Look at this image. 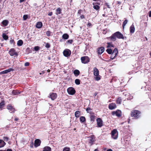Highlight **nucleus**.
I'll return each mask as SVG.
<instances>
[{
    "label": "nucleus",
    "instance_id": "nucleus-1",
    "mask_svg": "<svg viewBox=\"0 0 151 151\" xmlns=\"http://www.w3.org/2000/svg\"><path fill=\"white\" fill-rule=\"evenodd\" d=\"M112 40H115L116 38L119 39H124V37L123 36V35L119 32H117L114 34L112 36L109 37Z\"/></svg>",
    "mask_w": 151,
    "mask_h": 151
},
{
    "label": "nucleus",
    "instance_id": "nucleus-2",
    "mask_svg": "<svg viewBox=\"0 0 151 151\" xmlns=\"http://www.w3.org/2000/svg\"><path fill=\"white\" fill-rule=\"evenodd\" d=\"M118 136V133L116 129H114L111 131V137L112 139H117Z\"/></svg>",
    "mask_w": 151,
    "mask_h": 151
},
{
    "label": "nucleus",
    "instance_id": "nucleus-3",
    "mask_svg": "<svg viewBox=\"0 0 151 151\" xmlns=\"http://www.w3.org/2000/svg\"><path fill=\"white\" fill-rule=\"evenodd\" d=\"M81 60L82 63L84 64L87 63L89 62V59L87 56L81 57Z\"/></svg>",
    "mask_w": 151,
    "mask_h": 151
},
{
    "label": "nucleus",
    "instance_id": "nucleus-4",
    "mask_svg": "<svg viewBox=\"0 0 151 151\" xmlns=\"http://www.w3.org/2000/svg\"><path fill=\"white\" fill-rule=\"evenodd\" d=\"M140 112L137 110L132 111L131 113V116L135 118H138L140 114Z\"/></svg>",
    "mask_w": 151,
    "mask_h": 151
},
{
    "label": "nucleus",
    "instance_id": "nucleus-5",
    "mask_svg": "<svg viewBox=\"0 0 151 151\" xmlns=\"http://www.w3.org/2000/svg\"><path fill=\"white\" fill-rule=\"evenodd\" d=\"M68 93L70 95H73L75 93L76 91L72 87H70L67 89Z\"/></svg>",
    "mask_w": 151,
    "mask_h": 151
},
{
    "label": "nucleus",
    "instance_id": "nucleus-6",
    "mask_svg": "<svg viewBox=\"0 0 151 151\" xmlns=\"http://www.w3.org/2000/svg\"><path fill=\"white\" fill-rule=\"evenodd\" d=\"M63 54L64 56L66 57H68L70 55L71 51L69 49H66L63 51Z\"/></svg>",
    "mask_w": 151,
    "mask_h": 151
},
{
    "label": "nucleus",
    "instance_id": "nucleus-7",
    "mask_svg": "<svg viewBox=\"0 0 151 151\" xmlns=\"http://www.w3.org/2000/svg\"><path fill=\"white\" fill-rule=\"evenodd\" d=\"M93 8L96 11H98L100 9V7L99 5L100 4V3L98 2L93 3Z\"/></svg>",
    "mask_w": 151,
    "mask_h": 151
},
{
    "label": "nucleus",
    "instance_id": "nucleus-8",
    "mask_svg": "<svg viewBox=\"0 0 151 151\" xmlns=\"http://www.w3.org/2000/svg\"><path fill=\"white\" fill-rule=\"evenodd\" d=\"M121 112L120 110H117L116 111H114L112 112V114L113 116L116 115L119 117L121 115Z\"/></svg>",
    "mask_w": 151,
    "mask_h": 151
},
{
    "label": "nucleus",
    "instance_id": "nucleus-9",
    "mask_svg": "<svg viewBox=\"0 0 151 151\" xmlns=\"http://www.w3.org/2000/svg\"><path fill=\"white\" fill-rule=\"evenodd\" d=\"M41 143V140L39 139H37L35 140L34 142V145L35 147H37L39 146H40V145Z\"/></svg>",
    "mask_w": 151,
    "mask_h": 151
},
{
    "label": "nucleus",
    "instance_id": "nucleus-10",
    "mask_svg": "<svg viewBox=\"0 0 151 151\" xmlns=\"http://www.w3.org/2000/svg\"><path fill=\"white\" fill-rule=\"evenodd\" d=\"M9 53L11 56L17 55V52L15 51L14 48L11 49L9 51Z\"/></svg>",
    "mask_w": 151,
    "mask_h": 151
},
{
    "label": "nucleus",
    "instance_id": "nucleus-11",
    "mask_svg": "<svg viewBox=\"0 0 151 151\" xmlns=\"http://www.w3.org/2000/svg\"><path fill=\"white\" fill-rule=\"evenodd\" d=\"M7 109L11 113H13L14 112V109L10 105H9L7 106Z\"/></svg>",
    "mask_w": 151,
    "mask_h": 151
},
{
    "label": "nucleus",
    "instance_id": "nucleus-12",
    "mask_svg": "<svg viewBox=\"0 0 151 151\" xmlns=\"http://www.w3.org/2000/svg\"><path fill=\"white\" fill-rule=\"evenodd\" d=\"M118 53L117 50L116 48L114 49L112 53L113 55H114V56L113 57V55H111V60L114 59L116 57Z\"/></svg>",
    "mask_w": 151,
    "mask_h": 151
},
{
    "label": "nucleus",
    "instance_id": "nucleus-13",
    "mask_svg": "<svg viewBox=\"0 0 151 151\" xmlns=\"http://www.w3.org/2000/svg\"><path fill=\"white\" fill-rule=\"evenodd\" d=\"M13 70L14 69H13L10 68L7 70L0 72V74L1 75L2 74H6L8 73L11 72V71H13Z\"/></svg>",
    "mask_w": 151,
    "mask_h": 151
},
{
    "label": "nucleus",
    "instance_id": "nucleus-14",
    "mask_svg": "<svg viewBox=\"0 0 151 151\" xmlns=\"http://www.w3.org/2000/svg\"><path fill=\"white\" fill-rule=\"evenodd\" d=\"M97 124L98 127H101L102 126V121L100 118H98L97 120Z\"/></svg>",
    "mask_w": 151,
    "mask_h": 151
},
{
    "label": "nucleus",
    "instance_id": "nucleus-15",
    "mask_svg": "<svg viewBox=\"0 0 151 151\" xmlns=\"http://www.w3.org/2000/svg\"><path fill=\"white\" fill-rule=\"evenodd\" d=\"M109 109L113 110L116 107V105L115 103H112L109 104Z\"/></svg>",
    "mask_w": 151,
    "mask_h": 151
},
{
    "label": "nucleus",
    "instance_id": "nucleus-16",
    "mask_svg": "<svg viewBox=\"0 0 151 151\" xmlns=\"http://www.w3.org/2000/svg\"><path fill=\"white\" fill-rule=\"evenodd\" d=\"M93 74L95 76H97L99 75V71L98 69L95 67L93 69Z\"/></svg>",
    "mask_w": 151,
    "mask_h": 151
},
{
    "label": "nucleus",
    "instance_id": "nucleus-17",
    "mask_svg": "<svg viewBox=\"0 0 151 151\" xmlns=\"http://www.w3.org/2000/svg\"><path fill=\"white\" fill-rule=\"evenodd\" d=\"M50 96L52 100H54L57 97V95L56 93H52L50 95Z\"/></svg>",
    "mask_w": 151,
    "mask_h": 151
},
{
    "label": "nucleus",
    "instance_id": "nucleus-18",
    "mask_svg": "<svg viewBox=\"0 0 151 151\" xmlns=\"http://www.w3.org/2000/svg\"><path fill=\"white\" fill-rule=\"evenodd\" d=\"M104 51V48L101 47L99 48L98 50V53L99 54H101Z\"/></svg>",
    "mask_w": 151,
    "mask_h": 151
},
{
    "label": "nucleus",
    "instance_id": "nucleus-19",
    "mask_svg": "<svg viewBox=\"0 0 151 151\" xmlns=\"http://www.w3.org/2000/svg\"><path fill=\"white\" fill-rule=\"evenodd\" d=\"M135 31V27L134 25L133 24L130 27V32L131 33H134Z\"/></svg>",
    "mask_w": 151,
    "mask_h": 151
},
{
    "label": "nucleus",
    "instance_id": "nucleus-20",
    "mask_svg": "<svg viewBox=\"0 0 151 151\" xmlns=\"http://www.w3.org/2000/svg\"><path fill=\"white\" fill-rule=\"evenodd\" d=\"M5 145L6 143L3 140L0 139V148L3 147Z\"/></svg>",
    "mask_w": 151,
    "mask_h": 151
},
{
    "label": "nucleus",
    "instance_id": "nucleus-21",
    "mask_svg": "<svg viewBox=\"0 0 151 151\" xmlns=\"http://www.w3.org/2000/svg\"><path fill=\"white\" fill-rule=\"evenodd\" d=\"M42 26V24L41 22H37V23L36 25V27L37 28H41Z\"/></svg>",
    "mask_w": 151,
    "mask_h": 151
},
{
    "label": "nucleus",
    "instance_id": "nucleus-22",
    "mask_svg": "<svg viewBox=\"0 0 151 151\" xmlns=\"http://www.w3.org/2000/svg\"><path fill=\"white\" fill-rule=\"evenodd\" d=\"M90 117L91 119V121H94V118L95 117V116L94 114L93 113V112L91 113H90Z\"/></svg>",
    "mask_w": 151,
    "mask_h": 151
},
{
    "label": "nucleus",
    "instance_id": "nucleus-23",
    "mask_svg": "<svg viewBox=\"0 0 151 151\" xmlns=\"http://www.w3.org/2000/svg\"><path fill=\"white\" fill-rule=\"evenodd\" d=\"M62 9L60 8H58L56 10V14L57 15H58L60 14L61 13Z\"/></svg>",
    "mask_w": 151,
    "mask_h": 151
},
{
    "label": "nucleus",
    "instance_id": "nucleus-24",
    "mask_svg": "<svg viewBox=\"0 0 151 151\" xmlns=\"http://www.w3.org/2000/svg\"><path fill=\"white\" fill-rule=\"evenodd\" d=\"M51 148L48 146H46L43 148L42 151H51Z\"/></svg>",
    "mask_w": 151,
    "mask_h": 151
},
{
    "label": "nucleus",
    "instance_id": "nucleus-25",
    "mask_svg": "<svg viewBox=\"0 0 151 151\" xmlns=\"http://www.w3.org/2000/svg\"><path fill=\"white\" fill-rule=\"evenodd\" d=\"M89 143H92L94 141L95 138L94 136H92L89 137Z\"/></svg>",
    "mask_w": 151,
    "mask_h": 151
},
{
    "label": "nucleus",
    "instance_id": "nucleus-26",
    "mask_svg": "<svg viewBox=\"0 0 151 151\" xmlns=\"http://www.w3.org/2000/svg\"><path fill=\"white\" fill-rule=\"evenodd\" d=\"M75 116L77 118L79 117L81 115V111H77L75 112Z\"/></svg>",
    "mask_w": 151,
    "mask_h": 151
},
{
    "label": "nucleus",
    "instance_id": "nucleus-27",
    "mask_svg": "<svg viewBox=\"0 0 151 151\" xmlns=\"http://www.w3.org/2000/svg\"><path fill=\"white\" fill-rule=\"evenodd\" d=\"M74 74L75 76H77L80 74V71L78 70H75L74 71Z\"/></svg>",
    "mask_w": 151,
    "mask_h": 151
},
{
    "label": "nucleus",
    "instance_id": "nucleus-28",
    "mask_svg": "<svg viewBox=\"0 0 151 151\" xmlns=\"http://www.w3.org/2000/svg\"><path fill=\"white\" fill-rule=\"evenodd\" d=\"M8 23L9 22L7 20H5L3 21L2 23L3 25L6 26L8 25Z\"/></svg>",
    "mask_w": 151,
    "mask_h": 151
},
{
    "label": "nucleus",
    "instance_id": "nucleus-29",
    "mask_svg": "<svg viewBox=\"0 0 151 151\" xmlns=\"http://www.w3.org/2000/svg\"><path fill=\"white\" fill-rule=\"evenodd\" d=\"M62 37L64 39H67L69 37V35L67 34H65L63 35Z\"/></svg>",
    "mask_w": 151,
    "mask_h": 151
},
{
    "label": "nucleus",
    "instance_id": "nucleus-30",
    "mask_svg": "<svg viewBox=\"0 0 151 151\" xmlns=\"http://www.w3.org/2000/svg\"><path fill=\"white\" fill-rule=\"evenodd\" d=\"M23 43V41L21 40H19L17 42V45L18 46H21L22 45Z\"/></svg>",
    "mask_w": 151,
    "mask_h": 151
},
{
    "label": "nucleus",
    "instance_id": "nucleus-31",
    "mask_svg": "<svg viewBox=\"0 0 151 151\" xmlns=\"http://www.w3.org/2000/svg\"><path fill=\"white\" fill-rule=\"evenodd\" d=\"M80 121L82 122H84L86 120V119L85 117L83 116H81L80 118Z\"/></svg>",
    "mask_w": 151,
    "mask_h": 151
},
{
    "label": "nucleus",
    "instance_id": "nucleus-32",
    "mask_svg": "<svg viewBox=\"0 0 151 151\" xmlns=\"http://www.w3.org/2000/svg\"><path fill=\"white\" fill-rule=\"evenodd\" d=\"M122 100L121 98H118L116 100V103L117 104H121Z\"/></svg>",
    "mask_w": 151,
    "mask_h": 151
},
{
    "label": "nucleus",
    "instance_id": "nucleus-33",
    "mask_svg": "<svg viewBox=\"0 0 151 151\" xmlns=\"http://www.w3.org/2000/svg\"><path fill=\"white\" fill-rule=\"evenodd\" d=\"M3 38L5 40H7L8 38V37L6 35L5 33L2 34Z\"/></svg>",
    "mask_w": 151,
    "mask_h": 151
},
{
    "label": "nucleus",
    "instance_id": "nucleus-34",
    "mask_svg": "<svg viewBox=\"0 0 151 151\" xmlns=\"http://www.w3.org/2000/svg\"><path fill=\"white\" fill-rule=\"evenodd\" d=\"M106 51L108 52V53L109 54H112V50L111 49H107L106 50Z\"/></svg>",
    "mask_w": 151,
    "mask_h": 151
},
{
    "label": "nucleus",
    "instance_id": "nucleus-35",
    "mask_svg": "<svg viewBox=\"0 0 151 151\" xmlns=\"http://www.w3.org/2000/svg\"><path fill=\"white\" fill-rule=\"evenodd\" d=\"M108 45L107 46V47H114V45L112 44L111 43L108 42L107 43Z\"/></svg>",
    "mask_w": 151,
    "mask_h": 151
},
{
    "label": "nucleus",
    "instance_id": "nucleus-36",
    "mask_svg": "<svg viewBox=\"0 0 151 151\" xmlns=\"http://www.w3.org/2000/svg\"><path fill=\"white\" fill-rule=\"evenodd\" d=\"M127 22H128V21L127 20H126V19L125 20V21H124V22H123V24H122V27H123V29L124 28V26H125L126 24L127 23Z\"/></svg>",
    "mask_w": 151,
    "mask_h": 151
},
{
    "label": "nucleus",
    "instance_id": "nucleus-37",
    "mask_svg": "<svg viewBox=\"0 0 151 151\" xmlns=\"http://www.w3.org/2000/svg\"><path fill=\"white\" fill-rule=\"evenodd\" d=\"M75 83L77 85H79L80 83V80L78 79H76L75 80Z\"/></svg>",
    "mask_w": 151,
    "mask_h": 151
},
{
    "label": "nucleus",
    "instance_id": "nucleus-38",
    "mask_svg": "<svg viewBox=\"0 0 151 151\" xmlns=\"http://www.w3.org/2000/svg\"><path fill=\"white\" fill-rule=\"evenodd\" d=\"M12 93L14 95H16L17 94H19V93L17 92V91L16 90H13L12 91Z\"/></svg>",
    "mask_w": 151,
    "mask_h": 151
},
{
    "label": "nucleus",
    "instance_id": "nucleus-39",
    "mask_svg": "<svg viewBox=\"0 0 151 151\" xmlns=\"http://www.w3.org/2000/svg\"><path fill=\"white\" fill-rule=\"evenodd\" d=\"M70 149L68 147H65L63 150V151H70Z\"/></svg>",
    "mask_w": 151,
    "mask_h": 151
},
{
    "label": "nucleus",
    "instance_id": "nucleus-40",
    "mask_svg": "<svg viewBox=\"0 0 151 151\" xmlns=\"http://www.w3.org/2000/svg\"><path fill=\"white\" fill-rule=\"evenodd\" d=\"M4 101H2L0 103V108H1L3 107V106L4 105Z\"/></svg>",
    "mask_w": 151,
    "mask_h": 151
},
{
    "label": "nucleus",
    "instance_id": "nucleus-41",
    "mask_svg": "<svg viewBox=\"0 0 151 151\" xmlns=\"http://www.w3.org/2000/svg\"><path fill=\"white\" fill-rule=\"evenodd\" d=\"M101 79L100 76H96V77H95V79L96 81H99Z\"/></svg>",
    "mask_w": 151,
    "mask_h": 151
},
{
    "label": "nucleus",
    "instance_id": "nucleus-42",
    "mask_svg": "<svg viewBox=\"0 0 151 151\" xmlns=\"http://www.w3.org/2000/svg\"><path fill=\"white\" fill-rule=\"evenodd\" d=\"M28 18V16L27 15H24L23 16V19L25 20Z\"/></svg>",
    "mask_w": 151,
    "mask_h": 151
},
{
    "label": "nucleus",
    "instance_id": "nucleus-43",
    "mask_svg": "<svg viewBox=\"0 0 151 151\" xmlns=\"http://www.w3.org/2000/svg\"><path fill=\"white\" fill-rule=\"evenodd\" d=\"M91 110V109L90 108H87L86 109V111H87V112L88 113H89L90 114V113H91L92 112L90 111Z\"/></svg>",
    "mask_w": 151,
    "mask_h": 151
},
{
    "label": "nucleus",
    "instance_id": "nucleus-44",
    "mask_svg": "<svg viewBox=\"0 0 151 151\" xmlns=\"http://www.w3.org/2000/svg\"><path fill=\"white\" fill-rule=\"evenodd\" d=\"M40 47L38 46H35L34 48L35 51H37L39 49Z\"/></svg>",
    "mask_w": 151,
    "mask_h": 151
},
{
    "label": "nucleus",
    "instance_id": "nucleus-45",
    "mask_svg": "<svg viewBox=\"0 0 151 151\" xmlns=\"http://www.w3.org/2000/svg\"><path fill=\"white\" fill-rule=\"evenodd\" d=\"M45 47L47 48H49L50 47V44L48 43H47L45 44Z\"/></svg>",
    "mask_w": 151,
    "mask_h": 151
},
{
    "label": "nucleus",
    "instance_id": "nucleus-46",
    "mask_svg": "<svg viewBox=\"0 0 151 151\" xmlns=\"http://www.w3.org/2000/svg\"><path fill=\"white\" fill-rule=\"evenodd\" d=\"M3 139L4 141H7L8 140L9 138L7 137H4L3 138Z\"/></svg>",
    "mask_w": 151,
    "mask_h": 151
},
{
    "label": "nucleus",
    "instance_id": "nucleus-47",
    "mask_svg": "<svg viewBox=\"0 0 151 151\" xmlns=\"http://www.w3.org/2000/svg\"><path fill=\"white\" fill-rule=\"evenodd\" d=\"M46 34L47 36H49L50 35V32L47 31L46 32Z\"/></svg>",
    "mask_w": 151,
    "mask_h": 151
},
{
    "label": "nucleus",
    "instance_id": "nucleus-48",
    "mask_svg": "<svg viewBox=\"0 0 151 151\" xmlns=\"http://www.w3.org/2000/svg\"><path fill=\"white\" fill-rule=\"evenodd\" d=\"M29 65V63L28 62H26L24 63V66H27Z\"/></svg>",
    "mask_w": 151,
    "mask_h": 151
},
{
    "label": "nucleus",
    "instance_id": "nucleus-49",
    "mask_svg": "<svg viewBox=\"0 0 151 151\" xmlns=\"http://www.w3.org/2000/svg\"><path fill=\"white\" fill-rule=\"evenodd\" d=\"M73 42L72 40H69L68 41V43L71 44Z\"/></svg>",
    "mask_w": 151,
    "mask_h": 151
},
{
    "label": "nucleus",
    "instance_id": "nucleus-50",
    "mask_svg": "<svg viewBox=\"0 0 151 151\" xmlns=\"http://www.w3.org/2000/svg\"><path fill=\"white\" fill-rule=\"evenodd\" d=\"M52 12H50L48 14V15L49 16H51L52 15Z\"/></svg>",
    "mask_w": 151,
    "mask_h": 151
},
{
    "label": "nucleus",
    "instance_id": "nucleus-51",
    "mask_svg": "<svg viewBox=\"0 0 151 151\" xmlns=\"http://www.w3.org/2000/svg\"><path fill=\"white\" fill-rule=\"evenodd\" d=\"M91 23H88V24H87V26L88 27H90V26H91Z\"/></svg>",
    "mask_w": 151,
    "mask_h": 151
},
{
    "label": "nucleus",
    "instance_id": "nucleus-52",
    "mask_svg": "<svg viewBox=\"0 0 151 151\" xmlns=\"http://www.w3.org/2000/svg\"><path fill=\"white\" fill-rule=\"evenodd\" d=\"M149 16L150 17H151V11L149 12Z\"/></svg>",
    "mask_w": 151,
    "mask_h": 151
},
{
    "label": "nucleus",
    "instance_id": "nucleus-53",
    "mask_svg": "<svg viewBox=\"0 0 151 151\" xmlns=\"http://www.w3.org/2000/svg\"><path fill=\"white\" fill-rule=\"evenodd\" d=\"M81 19H83L84 18V15H82L81 16Z\"/></svg>",
    "mask_w": 151,
    "mask_h": 151
},
{
    "label": "nucleus",
    "instance_id": "nucleus-54",
    "mask_svg": "<svg viewBox=\"0 0 151 151\" xmlns=\"http://www.w3.org/2000/svg\"><path fill=\"white\" fill-rule=\"evenodd\" d=\"M7 151H12V150L11 149H7Z\"/></svg>",
    "mask_w": 151,
    "mask_h": 151
},
{
    "label": "nucleus",
    "instance_id": "nucleus-55",
    "mask_svg": "<svg viewBox=\"0 0 151 151\" xmlns=\"http://www.w3.org/2000/svg\"><path fill=\"white\" fill-rule=\"evenodd\" d=\"M24 0H20L19 2L20 3H22L23 2Z\"/></svg>",
    "mask_w": 151,
    "mask_h": 151
},
{
    "label": "nucleus",
    "instance_id": "nucleus-56",
    "mask_svg": "<svg viewBox=\"0 0 151 151\" xmlns=\"http://www.w3.org/2000/svg\"><path fill=\"white\" fill-rule=\"evenodd\" d=\"M44 73L45 72H44V71H42V73H40V75H41L42 74H44Z\"/></svg>",
    "mask_w": 151,
    "mask_h": 151
},
{
    "label": "nucleus",
    "instance_id": "nucleus-57",
    "mask_svg": "<svg viewBox=\"0 0 151 151\" xmlns=\"http://www.w3.org/2000/svg\"><path fill=\"white\" fill-rule=\"evenodd\" d=\"M107 151H112V150L111 149H109L107 150Z\"/></svg>",
    "mask_w": 151,
    "mask_h": 151
},
{
    "label": "nucleus",
    "instance_id": "nucleus-58",
    "mask_svg": "<svg viewBox=\"0 0 151 151\" xmlns=\"http://www.w3.org/2000/svg\"><path fill=\"white\" fill-rule=\"evenodd\" d=\"M107 7H108V8H110V7L109 5H108V4H107Z\"/></svg>",
    "mask_w": 151,
    "mask_h": 151
},
{
    "label": "nucleus",
    "instance_id": "nucleus-59",
    "mask_svg": "<svg viewBox=\"0 0 151 151\" xmlns=\"http://www.w3.org/2000/svg\"><path fill=\"white\" fill-rule=\"evenodd\" d=\"M47 71L48 72H50V70L49 69H48L47 70Z\"/></svg>",
    "mask_w": 151,
    "mask_h": 151
},
{
    "label": "nucleus",
    "instance_id": "nucleus-60",
    "mask_svg": "<svg viewBox=\"0 0 151 151\" xmlns=\"http://www.w3.org/2000/svg\"><path fill=\"white\" fill-rule=\"evenodd\" d=\"M18 119L17 118H15V120L16 121H17Z\"/></svg>",
    "mask_w": 151,
    "mask_h": 151
},
{
    "label": "nucleus",
    "instance_id": "nucleus-61",
    "mask_svg": "<svg viewBox=\"0 0 151 151\" xmlns=\"http://www.w3.org/2000/svg\"><path fill=\"white\" fill-rule=\"evenodd\" d=\"M117 3L118 4H121V2L119 1H117Z\"/></svg>",
    "mask_w": 151,
    "mask_h": 151
},
{
    "label": "nucleus",
    "instance_id": "nucleus-62",
    "mask_svg": "<svg viewBox=\"0 0 151 151\" xmlns=\"http://www.w3.org/2000/svg\"><path fill=\"white\" fill-rule=\"evenodd\" d=\"M93 0L94 1H100V0Z\"/></svg>",
    "mask_w": 151,
    "mask_h": 151
},
{
    "label": "nucleus",
    "instance_id": "nucleus-63",
    "mask_svg": "<svg viewBox=\"0 0 151 151\" xmlns=\"http://www.w3.org/2000/svg\"><path fill=\"white\" fill-rule=\"evenodd\" d=\"M94 151H98V150H97V149H95L94 150Z\"/></svg>",
    "mask_w": 151,
    "mask_h": 151
},
{
    "label": "nucleus",
    "instance_id": "nucleus-64",
    "mask_svg": "<svg viewBox=\"0 0 151 151\" xmlns=\"http://www.w3.org/2000/svg\"><path fill=\"white\" fill-rule=\"evenodd\" d=\"M0 151H6L5 150H0Z\"/></svg>",
    "mask_w": 151,
    "mask_h": 151
}]
</instances>
